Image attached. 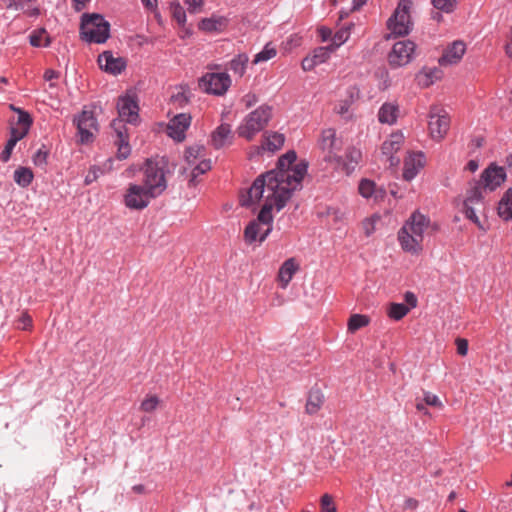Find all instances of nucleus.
Here are the masks:
<instances>
[{
  "label": "nucleus",
  "mask_w": 512,
  "mask_h": 512,
  "mask_svg": "<svg viewBox=\"0 0 512 512\" xmlns=\"http://www.w3.org/2000/svg\"><path fill=\"white\" fill-rule=\"evenodd\" d=\"M296 153L289 151L278 160L277 167L258 176L248 190L251 201L260 198L274 197L280 204H286L292 193L301 187V182L307 172V165L299 163L293 165Z\"/></svg>",
  "instance_id": "nucleus-1"
},
{
  "label": "nucleus",
  "mask_w": 512,
  "mask_h": 512,
  "mask_svg": "<svg viewBox=\"0 0 512 512\" xmlns=\"http://www.w3.org/2000/svg\"><path fill=\"white\" fill-rule=\"evenodd\" d=\"M248 198V191L240 197L242 206L250 207L253 204L263 203V206L256 219L252 220L244 230V238L247 243L255 241L263 242L272 231L273 216L272 210L275 208L280 211L286 204H280L274 197L260 198L245 203Z\"/></svg>",
  "instance_id": "nucleus-2"
},
{
  "label": "nucleus",
  "mask_w": 512,
  "mask_h": 512,
  "mask_svg": "<svg viewBox=\"0 0 512 512\" xmlns=\"http://www.w3.org/2000/svg\"><path fill=\"white\" fill-rule=\"evenodd\" d=\"M117 109L119 119H114L111 126L116 134L114 143L117 146V158L119 160H124L131 153L128 130L124 122L136 123L139 107L135 97L133 95L126 94L119 97Z\"/></svg>",
  "instance_id": "nucleus-3"
},
{
  "label": "nucleus",
  "mask_w": 512,
  "mask_h": 512,
  "mask_svg": "<svg viewBox=\"0 0 512 512\" xmlns=\"http://www.w3.org/2000/svg\"><path fill=\"white\" fill-rule=\"evenodd\" d=\"M428 226V220L420 213H413L398 233V239L403 250L417 253L421 250L423 233Z\"/></svg>",
  "instance_id": "nucleus-4"
},
{
  "label": "nucleus",
  "mask_w": 512,
  "mask_h": 512,
  "mask_svg": "<svg viewBox=\"0 0 512 512\" xmlns=\"http://www.w3.org/2000/svg\"><path fill=\"white\" fill-rule=\"evenodd\" d=\"M166 163L163 159H147L143 171V182L141 183L156 197L160 196L167 188Z\"/></svg>",
  "instance_id": "nucleus-5"
},
{
  "label": "nucleus",
  "mask_w": 512,
  "mask_h": 512,
  "mask_svg": "<svg viewBox=\"0 0 512 512\" xmlns=\"http://www.w3.org/2000/svg\"><path fill=\"white\" fill-rule=\"evenodd\" d=\"M272 116V108L268 105L259 106L249 113L237 128L240 137L250 141L254 136L263 130Z\"/></svg>",
  "instance_id": "nucleus-6"
},
{
  "label": "nucleus",
  "mask_w": 512,
  "mask_h": 512,
  "mask_svg": "<svg viewBox=\"0 0 512 512\" xmlns=\"http://www.w3.org/2000/svg\"><path fill=\"white\" fill-rule=\"evenodd\" d=\"M82 39L87 42L104 43L109 38L110 24L102 15L84 14L81 21Z\"/></svg>",
  "instance_id": "nucleus-7"
},
{
  "label": "nucleus",
  "mask_w": 512,
  "mask_h": 512,
  "mask_svg": "<svg viewBox=\"0 0 512 512\" xmlns=\"http://www.w3.org/2000/svg\"><path fill=\"white\" fill-rule=\"evenodd\" d=\"M414 8L413 0H400L398 5L387 20V29L394 36H405L413 28L411 13Z\"/></svg>",
  "instance_id": "nucleus-8"
},
{
  "label": "nucleus",
  "mask_w": 512,
  "mask_h": 512,
  "mask_svg": "<svg viewBox=\"0 0 512 512\" xmlns=\"http://www.w3.org/2000/svg\"><path fill=\"white\" fill-rule=\"evenodd\" d=\"M324 161L339 167L341 164L340 152L343 148V141L337 136L334 129L328 128L322 131L318 141Z\"/></svg>",
  "instance_id": "nucleus-9"
},
{
  "label": "nucleus",
  "mask_w": 512,
  "mask_h": 512,
  "mask_svg": "<svg viewBox=\"0 0 512 512\" xmlns=\"http://www.w3.org/2000/svg\"><path fill=\"white\" fill-rule=\"evenodd\" d=\"M156 198L146 187L138 183H130L124 194V204L132 210H143L152 199Z\"/></svg>",
  "instance_id": "nucleus-10"
},
{
  "label": "nucleus",
  "mask_w": 512,
  "mask_h": 512,
  "mask_svg": "<svg viewBox=\"0 0 512 512\" xmlns=\"http://www.w3.org/2000/svg\"><path fill=\"white\" fill-rule=\"evenodd\" d=\"M505 180V169L493 162L482 171L480 179L474 190L480 191V189H484L492 192L500 187Z\"/></svg>",
  "instance_id": "nucleus-11"
},
{
  "label": "nucleus",
  "mask_w": 512,
  "mask_h": 512,
  "mask_svg": "<svg viewBox=\"0 0 512 512\" xmlns=\"http://www.w3.org/2000/svg\"><path fill=\"white\" fill-rule=\"evenodd\" d=\"M231 85L227 73H206L199 79V87L206 93L223 95Z\"/></svg>",
  "instance_id": "nucleus-12"
},
{
  "label": "nucleus",
  "mask_w": 512,
  "mask_h": 512,
  "mask_svg": "<svg viewBox=\"0 0 512 512\" xmlns=\"http://www.w3.org/2000/svg\"><path fill=\"white\" fill-rule=\"evenodd\" d=\"M416 45L410 40L396 42L388 54L389 65L393 68L407 65L413 58Z\"/></svg>",
  "instance_id": "nucleus-13"
},
{
  "label": "nucleus",
  "mask_w": 512,
  "mask_h": 512,
  "mask_svg": "<svg viewBox=\"0 0 512 512\" xmlns=\"http://www.w3.org/2000/svg\"><path fill=\"white\" fill-rule=\"evenodd\" d=\"M404 143V135L402 132L397 131L390 134L381 146V155L385 158V161L390 167H395L399 164V159L394 157V154L398 152Z\"/></svg>",
  "instance_id": "nucleus-14"
},
{
  "label": "nucleus",
  "mask_w": 512,
  "mask_h": 512,
  "mask_svg": "<svg viewBox=\"0 0 512 512\" xmlns=\"http://www.w3.org/2000/svg\"><path fill=\"white\" fill-rule=\"evenodd\" d=\"M428 130L430 137L437 142L443 140L448 132V119L437 108L431 111Z\"/></svg>",
  "instance_id": "nucleus-15"
},
{
  "label": "nucleus",
  "mask_w": 512,
  "mask_h": 512,
  "mask_svg": "<svg viewBox=\"0 0 512 512\" xmlns=\"http://www.w3.org/2000/svg\"><path fill=\"white\" fill-rule=\"evenodd\" d=\"M426 157L422 152H408L404 158L403 178L411 181L424 168Z\"/></svg>",
  "instance_id": "nucleus-16"
},
{
  "label": "nucleus",
  "mask_w": 512,
  "mask_h": 512,
  "mask_svg": "<svg viewBox=\"0 0 512 512\" xmlns=\"http://www.w3.org/2000/svg\"><path fill=\"white\" fill-rule=\"evenodd\" d=\"M190 124L191 116L186 113H180L170 120L167 126V134L174 140L181 142L185 139V132Z\"/></svg>",
  "instance_id": "nucleus-17"
},
{
  "label": "nucleus",
  "mask_w": 512,
  "mask_h": 512,
  "mask_svg": "<svg viewBox=\"0 0 512 512\" xmlns=\"http://www.w3.org/2000/svg\"><path fill=\"white\" fill-rule=\"evenodd\" d=\"M98 64L102 70L113 75L120 74L126 67V61L122 57H114L110 51L98 56Z\"/></svg>",
  "instance_id": "nucleus-18"
},
{
  "label": "nucleus",
  "mask_w": 512,
  "mask_h": 512,
  "mask_svg": "<svg viewBox=\"0 0 512 512\" xmlns=\"http://www.w3.org/2000/svg\"><path fill=\"white\" fill-rule=\"evenodd\" d=\"M78 133L81 142H88L93 136V130H96V119L90 111H83L76 120Z\"/></svg>",
  "instance_id": "nucleus-19"
},
{
  "label": "nucleus",
  "mask_w": 512,
  "mask_h": 512,
  "mask_svg": "<svg viewBox=\"0 0 512 512\" xmlns=\"http://www.w3.org/2000/svg\"><path fill=\"white\" fill-rule=\"evenodd\" d=\"M233 132L229 124H221L211 134V145L215 149L229 146L233 142Z\"/></svg>",
  "instance_id": "nucleus-20"
},
{
  "label": "nucleus",
  "mask_w": 512,
  "mask_h": 512,
  "mask_svg": "<svg viewBox=\"0 0 512 512\" xmlns=\"http://www.w3.org/2000/svg\"><path fill=\"white\" fill-rule=\"evenodd\" d=\"M284 141L285 137L281 133H265L263 136L261 146L254 147L253 149L257 154H259L262 151L275 152L283 146Z\"/></svg>",
  "instance_id": "nucleus-21"
},
{
  "label": "nucleus",
  "mask_w": 512,
  "mask_h": 512,
  "mask_svg": "<svg viewBox=\"0 0 512 512\" xmlns=\"http://www.w3.org/2000/svg\"><path fill=\"white\" fill-rule=\"evenodd\" d=\"M299 268V263L295 258H289L283 262L277 276V280L281 288L285 289L288 286Z\"/></svg>",
  "instance_id": "nucleus-22"
},
{
  "label": "nucleus",
  "mask_w": 512,
  "mask_h": 512,
  "mask_svg": "<svg viewBox=\"0 0 512 512\" xmlns=\"http://www.w3.org/2000/svg\"><path fill=\"white\" fill-rule=\"evenodd\" d=\"M229 20L225 16L212 15L199 23V29L209 33H221L228 26Z\"/></svg>",
  "instance_id": "nucleus-23"
},
{
  "label": "nucleus",
  "mask_w": 512,
  "mask_h": 512,
  "mask_svg": "<svg viewBox=\"0 0 512 512\" xmlns=\"http://www.w3.org/2000/svg\"><path fill=\"white\" fill-rule=\"evenodd\" d=\"M362 161V152L356 147H349L345 152L344 159L341 157V164L343 170L347 175L351 174L357 165Z\"/></svg>",
  "instance_id": "nucleus-24"
},
{
  "label": "nucleus",
  "mask_w": 512,
  "mask_h": 512,
  "mask_svg": "<svg viewBox=\"0 0 512 512\" xmlns=\"http://www.w3.org/2000/svg\"><path fill=\"white\" fill-rule=\"evenodd\" d=\"M8 10H23L28 16H38L40 10L38 7L32 6L36 0H2Z\"/></svg>",
  "instance_id": "nucleus-25"
},
{
  "label": "nucleus",
  "mask_w": 512,
  "mask_h": 512,
  "mask_svg": "<svg viewBox=\"0 0 512 512\" xmlns=\"http://www.w3.org/2000/svg\"><path fill=\"white\" fill-rule=\"evenodd\" d=\"M360 195L364 198H374L375 200L382 199L385 191L378 188L375 182L369 179H362L358 186Z\"/></svg>",
  "instance_id": "nucleus-26"
},
{
  "label": "nucleus",
  "mask_w": 512,
  "mask_h": 512,
  "mask_svg": "<svg viewBox=\"0 0 512 512\" xmlns=\"http://www.w3.org/2000/svg\"><path fill=\"white\" fill-rule=\"evenodd\" d=\"M400 110L394 103H384L378 112V119L383 124L392 125L397 121Z\"/></svg>",
  "instance_id": "nucleus-27"
},
{
  "label": "nucleus",
  "mask_w": 512,
  "mask_h": 512,
  "mask_svg": "<svg viewBox=\"0 0 512 512\" xmlns=\"http://www.w3.org/2000/svg\"><path fill=\"white\" fill-rule=\"evenodd\" d=\"M482 198L481 192L473 190L471 195L464 202V214L465 216L474 222L479 228L483 229L478 216L476 215L475 209L470 205L472 203H480Z\"/></svg>",
  "instance_id": "nucleus-28"
},
{
  "label": "nucleus",
  "mask_w": 512,
  "mask_h": 512,
  "mask_svg": "<svg viewBox=\"0 0 512 512\" xmlns=\"http://www.w3.org/2000/svg\"><path fill=\"white\" fill-rule=\"evenodd\" d=\"M324 403V395L322 391L318 388H313L310 390L307 403H306V412L308 414L317 413Z\"/></svg>",
  "instance_id": "nucleus-29"
},
{
  "label": "nucleus",
  "mask_w": 512,
  "mask_h": 512,
  "mask_svg": "<svg viewBox=\"0 0 512 512\" xmlns=\"http://www.w3.org/2000/svg\"><path fill=\"white\" fill-rule=\"evenodd\" d=\"M498 215L505 221L512 220V189H508L498 204Z\"/></svg>",
  "instance_id": "nucleus-30"
},
{
  "label": "nucleus",
  "mask_w": 512,
  "mask_h": 512,
  "mask_svg": "<svg viewBox=\"0 0 512 512\" xmlns=\"http://www.w3.org/2000/svg\"><path fill=\"white\" fill-rule=\"evenodd\" d=\"M442 72L437 68H424L416 76V81L421 87H428L434 83L435 80L439 79Z\"/></svg>",
  "instance_id": "nucleus-31"
},
{
  "label": "nucleus",
  "mask_w": 512,
  "mask_h": 512,
  "mask_svg": "<svg viewBox=\"0 0 512 512\" xmlns=\"http://www.w3.org/2000/svg\"><path fill=\"white\" fill-rule=\"evenodd\" d=\"M191 91L187 85H180L171 96V102L177 108H182L190 101Z\"/></svg>",
  "instance_id": "nucleus-32"
},
{
  "label": "nucleus",
  "mask_w": 512,
  "mask_h": 512,
  "mask_svg": "<svg viewBox=\"0 0 512 512\" xmlns=\"http://www.w3.org/2000/svg\"><path fill=\"white\" fill-rule=\"evenodd\" d=\"M249 57L245 53L236 55L229 63V69L237 76L242 77L245 74Z\"/></svg>",
  "instance_id": "nucleus-33"
},
{
  "label": "nucleus",
  "mask_w": 512,
  "mask_h": 512,
  "mask_svg": "<svg viewBox=\"0 0 512 512\" xmlns=\"http://www.w3.org/2000/svg\"><path fill=\"white\" fill-rule=\"evenodd\" d=\"M185 161L189 165V167H192L195 165L198 161H200L203 157H205V148L203 146H191L186 149L185 154Z\"/></svg>",
  "instance_id": "nucleus-34"
},
{
  "label": "nucleus",
  "mask_w": 512,
  "mask_h": 512,
  "mask_svg": "<svg viewBox=\"0 0 512 512\" xmlns=\"http://www.w3.org/2000/svg\"><path fill=\"white\" fill-rule=\"evenodd\" d=\"M190 168V183L195 185L197 183V178L211 169V161L210 159H206L205 157H203L200 161H198L195 165H193Z\"/></svg>",
  "instance_id": "nucleus-35"
},
{
  "label": "nucleus",
  "mask_w": 512,
  "mask_h": 512,
  "mask_svg": "<svg viewBox=\"0 0 512 512\" xmlns=\"http://www.w3.org/2000/svg\"><path fill=\"white\" fill-rule=\"evenodd\" d=\"M353 24H349L345 27L340 28L332 37L331 50H336L342 44H344L350 37L351 29Z\"/></svg>",
  "instance_id": "nucleus-36"
},
{
  "label": "nucleus",
  "mask_w": 512,
  "mask_h": 512,
  "mask_svg": "<svg viewBox=\"0 0 512 512\" xmlns=\"http://www.w3.org/2000/svg\"><path fill=\"white\" fill-rule=\"evenodd\" d=\"M370 323V318L363 314H353L350 316L347 324L348 331L355 333L357 330L366 327Z\"/></svg>",
  "instance_id": "nucleus-37"
},
{
  "label": "nucleus",
  "mask_w": 512,
  "mask_h": 512,
  "mask_svg": "<svg viewBox=\"0 0 512 512\" xmlns=\"http://www.w3.org/2000/svg\"><path fill=\"white\" fill-rule=\"evenodd\" d=\"M410 311V308L402 303H390L387 308V315L389 318L399 321L402 318H404L408 312Z\"/></svg>",
  "instance_id": "nucleus-38"
},
{
  "label": "nucleus",
  "mask_w": 512,
  "mask_h": 512,
  "mask_svg": "<svg viewBox=\"0 0 512 512\" xmlns=\"http://www.w3.org/2000/svg\"><path fill=\"white\" fill-rule=\"evenodd\" d=\"M466 52V44L461 40H455L450 44V65L457 64Z\"/></svg>",
  "instance_id": "nucleus-39"
},
{
  "label": "nucleus",
  "mask_w": 512,
  "mask_h": 512,
  "mask_svg": "<svg viewBox=\"0 0 512 512\" xmlns=\"http://www.w3.org/2000/svg\"><path fill=\"white\" fill-rule=\"evenodd\" d=\"M33 180V173L28 168H18L14 172V181L21 187H27Z\"/></svg>",
  "instance_id": "nucleus-40"
},
{
  "label": "nucleus",
  "mask_w": 512,
  "mask_h": 512,
  "mask_svg": "<svg viewBox=\"0 0 512 512\" xmlns=\"http://www.w3.org/2000/svg\"><path fill=\"white\" fill-rule=\"evenodd\" d=\"M30 44L34 47H47L50 43L45 29H38L29 36Z\"/></svg>",
  "instance_id": "nucleus-41"
},
{
  "label": "nucleus",
  "mask_w": 512,
  "mask_h": 512,
  "mask_svg": "<svg viewBox=\"0 0 512 512\" xmlns=\"http://www.w3.org/2000/svg\"><path fill=\"white\" fill-rule=\"evenodd\" d=\"M277 55L276 48L270 43L266 44L262 51L257 53L252 61L253 64L266 62Z\"/></svg>",
  "instance_id": "nucleus-42"
},
{
  "label": "nucleus",
  "mask_w": 512,
  "mask_h": 512,
  "mask_svg": "<svg viewBox=\"0 0 512 512\" xmlns=\"http://www.w3.org/2000/svg\"><path fill=\"white\" fill-rule=\"evenodd\" d=\"M332 52H334V50H331L330 45L326 47H318L313 51L311 56L313 57L315 63L320 65L329 59Z\"/></svg>",
  "instance_id": "nucleus-43"
},
{
  "label": "nucleus",
  "mask_w": 512,
  "mask_h": 512,
  "mask_svg": "<svg viewBox=\"0 0 512 512\" xmlns=\"http://www.w3.org/2000/svg\"><path fill=\"white\" fill-rule=\"evenodd\" d=\"M160 399L156 395H148L140 405V410L146 413L153 412L157 409Z\"/></svg>",
  "instance_id": "nucleus-44"
},
{
  "label": "nucleus",
  "mask_w": 512,
  "mask_h": 512,
  "mask_svg": "<svg viewBox=\"0 0 512 512\" xmlns=\"http://www.w3.org/2000/svg\"><path fill=\"white\" fill-rule=\"evenodd\" d=\"M321 512H337L333 502V497L330 494H324L320 500Z\"/></svg>",
  "instance_id": "nucleus-45"
},
{
  "label": "nucleus",
  "mask_w": 512,
  "mask_h": 512,
  "mask_svg": "<svg viewBox=\"0 0 512 512\" xmlns=\"http://www.w3.org/2000/svg\"><path fill=\"white\" fill-rule=\"evenodd\" d=\"M18 113V120H17V126H20L21 128L30 129V126L32 125V118L30 114L24 110H17Z\"/></svg>",
  "instance_id": "nucleus-46"
},
{
  "label": "nucleus",
  "mask_w": 512,
  "mask_h": 512,
  "mask_svg": "<svg viewBox=\"0 0 512 512\" xmlns=\"http://www.w3.org/2000/svg\"><path fill=\"white\" fill-rule=\"evenodd\" d=\"M326 214L331 217L335 223L342 222L345 219V212L336 207H328Z\"/></svg>",
  "instance_id": "nucleus-47"
},
{
  "label": "nucleus",
  "mask_w": 512,
  "mask_h": 512,
  "mask_svg": "<svg viewBox=\"0 0 512 512\" xmlns=\"http://www.w3.org/2000/svg\"><path fill=\"white\" fill-rule=\"evenodd\" d=\"M379 220V217L373 216L366 218L362 222V228L366 236H370L375 231V223Z\"/></svg>",
  "instance_id": "nucleus-48"
},
{
  "label": "nucleus",
  "mask_w": 512,
  "mask_h": 512,
  "mask_svg": "<svg viewBox=\"0 0 512 512\" xmlns=\"http://www.w3.org/2000/svg\"><path fill=\"white\" fill-rule=\"evenodd\" d=\"M172 15L173 18L177 21L178 24L184 25L186 22V13L184 9L179 5H174L172 7Z\"/></svg>",
  "instance_id": "nucleus-49"
},
{
  "label": "nucleus",
  "mask_w": 512,
  "mask_h": 512,
  "mask_svg": "<svg viewBox=\"0 0 512 512\" xmlns=\"http://www.w3.org/2000/svg\"><path fill=\"white\" fill-rule=\"evenodd\" d=\"M16 144H17V142L12 138H10L7 141L6 146H5L4 150L1 152V156H0V158L3 162H7L10 159L12 151H13L14 147L16 146Z\"/></svg>",
  "instance_id": "nucleus-50"
},
{
  "label": "nucleus",
  "mask_w": 512,
  "mask_h": 512,
  "mask_svg": "<svg viewBox=\"0 0 512 512\" xmlns=\"http://www.w3.org/2000/svg\"><path fill=\"white\" fill-rule=\"evenodd\" d=\"M48 152L39 149L33 156V162L36 166L44 167L47 163Z\"/></svg>",
  "instance_id": "nucleus-51"
},
{
  "label": "nucleus",
  "mask_w": 512,
  "mask_h": 512,
  "mask_svg": "<svg viewBox=\"0 0 512 512\" xmlns=\"http://www.w3.org/2000/svg\"><path fill=\"white\" fill-rule=\"evenodd\" d=\"M29 130L26 128H21L20 126L12 127L11 128V136L10 138L14 139L16 142L23 139L27 134Z\"/></svg>",
  "instance_id": "nucleus-52"
},
{
  "label": "nucleus",
  "mask_w": 512,
  "mask_h": 512,
  "mask_svg": "<svg viewBox=\"0 0 512 512\" xmlns=\"http://www.w3.org/2000/svg\"><path fill=\"white\" fill-rule=\"evenodd\" d=\"M456 350L460 356H466L468 353V341L464 338L455 339Z\"/></svg>",
  "instance_id": "nucleus-53"
},
{
  "label": "nucleus",
  "mask_w": 512,
  "mask_h": 512,
  "mask_svg": "<svg viewBox=\"0 0 512 512\" xmlns=\"http://www.w3.org/2000/svg\"><path fill=\"white\" fill-rule=\"evenodd\" d=\"M241 102L248 109L258 102V97L254 93H248L242 97Z\"/></svg>",
  "instance_id": "nucleus-54"
},
{
  "label": "nucleus",
  "mask_w": 512,
  "mask_h": 512,
  "mask_svg": "<svg viewBox=\"0 0 512 512\" xmlns=\"http://www.w3.org/2000/svg\"><path fill=\"white\" fill-rule=\"evenodd\" d=\"M102 173H103V171H101L100 168L95 167V166L92 167L85 177V184L86 185L91 184L98 178L99 174H102Z\"/></svg>",
  "instance_id": "nucleus-55"
},
{
  "label": "nucleus",
  "mask_w": 512,
  "mask_h": 512,
  "mask_svg": "<svg viewBox=\"0 0 512 512\" xmlns=\"http://www.w3.org/2000/svg\"><path fill=\"white\" fill-rule=\"evenodd\" d=\"M32 326V319L28 314H23L17 324L18 329L27 330Z\"/></svg>",
  "instance_id": "nucleus-56"
},
{
  "label": "nucleus",
  "mask_w": 512,
  "mask_h": 512,
  "mask_svg": "<svg viewBox=\"0 0 512 512\" xmlns=\"http://www.w3.org/2000/svg\"><path fill=\"white\" fill-rule=\"evenodd\" d=\"M203 0H185L188 10L192 13L198 12L203 6Z\"/></svg>",
  "instance_id": "nucleus-57"
},
{
  "label": "nucleus",
  "mask_w": 512,
  "mask_h": 512,
  "mask_svg": "<svg viewBox=\"0 0 512 512\" xmlns=\"http://www.w3.org/2000/svg\"><path fill=\"white\" fill-rule=\"evenodd\" d=\"M301 66L304 71H311L317 66V64L315 63L313 57L310 55L302 60Z\"/></svg>",
  "instance_id": "nucleus-58"
},
{
  "label": "nucleus",
  "mask_w": 512,
  "mask_h": 512,
  "mask_svg": "<svg viewBox=\"0 0 512 512\" xmlns=\"http://www.w3.org/2000/svg\"><path fill=\"white\" fill-rule=\"evenodd\" d=\"M424 402H425V404L430 405V406H440L441 405L439 398L436 395L431 394V393H425Z\"/></svg>",
  "instance_id": "nucleus-59"
},
{
  "label": "nucleus",
  "mask_w": 512,
  "mask_h": 512,
  "mask_svg": "<svg viewBox=\"0 0 512 512\" xmlns=\"http://www.w3.org/2000/svg\"><path fill=\"white\" fill-rule=\"evenodd\" d=\"M350 107V102L348 100L340 101L336 106L335 110L338 114L344 115L348 112Z\"/></svg>",
  "instance_id": "nucleus-60"
},
{
  "label": "nucleus",
  "mask_w": 512,
  "mask_h": 512,
  "mask_svg": "<svg viewBox=\"0 0 512 512\" xmlns=\"http://www.w3.org/2000/svg\"><path fill=\"white\" fill-rule=\"evenodd\" d=\"M404 298L410 309L417 306V298L412 292H406Z\"/></svg>",
  "instance_id": "nucleus-61"
},
{
  "label": "nucleus",
  "mask_w": 512,
  "mask_h": 512,
  "mask_svg": "<svg viewBox=\"0 0 512 512\" xmlns=\"http://www.w3.org/2000/svg\"><path fill=\"white\" fill-rule=\"evenodd\" d=\"M318 34L322 41H327L332 36V31L330 28L327 27H320L318 29Z\"/></svg>",
  "instance_id": "nucleus-62"
},
{
  "label": "nucleus",
  "mask_w": 512,
  "mask_h": 512,
  "mask_svg": "<svg viewBox=\"0 0 512 512\" xmlns=\"http://www.w3.org/2000/svg\"><path fill=\"white\" fill-rule=\"evenodd\" d=\"M434 8L441 11H448V0H431Z\"/></svg>",
  "instance_id": "nucleus-63"
},
{
  "label": "nucleus",
  "mask_w": 512,
  "mask_h": 512,
  "mask_svg": "<svg viewBox=\"0 0 512 512\" xmlns=\"http://www.w3.org/2000/svg\"><path fill=\"white\" fill-rule=\"evenodd\" d=\"M58 77H59V74L56 71L52 70V69H48L44 73V79L46 81H50L51 82L52 80L57 79Z\"/></svg>",
  "instance_id": "nucleus-64"
}]
</instances>
